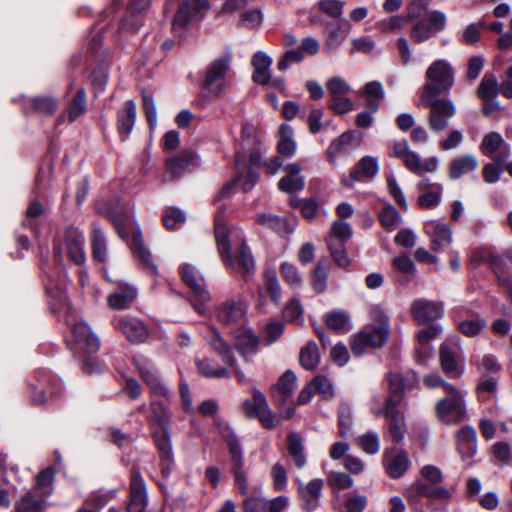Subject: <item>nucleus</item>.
<instances>
[{
  "mask_svg": "<svg viewBox=\"0 0 512 512\" xmlns=\"http://www.w3.org/2000/svg\"><path fill=\"white\" fill-rule=\"evenodd\" d=\"M388 395L382 407V414L388 422L389 435L396 444L400 443L407 431L404 413L399 409L405 393L417 387L419 376L414 371L389 372L386 375Z\"/></svg>",
  "mask_w": 512,
  "mask_h": 512,
  "instance_id": "1",
  "label": "nucleus"
},
{
  "mask_svg": "<svg viewBox=\"0 0 512 512\" xmlns=\"http://www.w3.org/2000/svg\"><path fill=\"white\" fill-rule=\"evenodd\" d=\"M150 407L152 412L149 420L150 433L157 448L161 476L168 479L175 465L169 431L171 412L163 401H152Z\"/></svg>",
  "mask_w": 512,
  "mask_h": 512,
  "instance_id": "2",
  "label": "nucleus"
},
{
  "mask_svg": "<svg viewBox=\"0 0 512 512\" xmlns=\"http://www.w3.org/2000/svg\"><path fill=\"white\" fill-rule=\"evenodd\" d=\"M215 241L220 259L228 270L234 269L235 262H237L240 273L244 279L255 272V260L246 240L242 239L234 258L231 253L228 227L221 224L219 218L216 219Z\"/></svg>",
  "mask_w": 512,
  "mask_h": 512,
  "instance_id": "3",
  "label": "nucleus"
},
{
  "mask_svg": "<svg viewBox=\"0 0 512 512\" xmlns=\"http://www.w3.org/2000/svg\"><path fill=\"white\" fill-rule=\"evenodd\" d=\"M73 341L67 342L74 356L78 357L85 374L100 373L101 367L93 357L100 348V340L91 327L84 322H77L72 329Z\"/></svg>",
  "mask_w": 512,
  "mask_h": 512,
  "instance_id": "4",
  "label": "nucleus"
},
{
  "mask_svg": "<svg viewBox=\"0 0 512 512\" xmlns=\"http://www.w3.org/2000/svg\"><path fill=\"white\" fill-rule=\"evenodd\" d=\"M230 454V472L241 495L248 493V476L244 470L243 449L234 430L226 425L220 432Z\"/></svg>",
  "mask_w": 512,
  "mask_h": 512,
  "instance_id": "5",
  "label": "nucleus"
},
{
  "mask_svg": "<svg viewBox=\"0 0 512 512\" xmlns=\"http://www.w3.org/2000/svg\"><path fill=\"white\" fill-rule=\"evenodd\" d=\"M208 0H182L172 21V32L182 43L187 37L188 26L203 17V12L208 10Z\"/></svg>",
  "mask_w": 512,
  "mask_h": 512,
  "instance_id": "6",
  "label": "nucleus"
},
{
  "mask_svg": "<svg viewBox=\"0 0 512 512\" xmlns=\"http://www.w3.org/2000/svg\"><path fill=\"white\" fill-rule=\"evenodd\" d=\"M113 226L118 236L129 244L132 253L140 260L143 268L155 275L157 273V267L153 263L150 251L143 243L142 231L140 229H136L132 232L130 237V231L124 215L118 220H115Z\"/></svg>",
  "mask_w": 512,
  "mask_h": 512,
  "instance_id": "7",
  "label": "nucleus"
},
{
  "mask_svg": "<svg viewBox=\"0 0 512 512\" xmlns=\"http://www.w3.org/2000/svg\"><path fill=\"white\" fill-rule=\"evenodd\" d=\"M62 386L50 371L37 369L29 383V395L34 405L45 404L61 393Z\"/></svg>",
  "mask_w": 512,
  "mask_h": 512,
  "instance_id": "8",
  "label": "nucleus"
},
{
  "mask_svg": "<svg viewBox=\"0 0 512 512\" xmlns=\"http://www.w3.org/2000/svg\"><path fill=\"white\" fill-rule=\"evenodd\" d=\"M231 61L232 53L230 51L213 60L207 66L204 78L199 82L201 90H209L212 95L219 97L223 93Z\"/></svg>",
  "mask_w": 512,
  "mask_h": 512,
  "instance_id": "9",
  "label": "nucleus"
},
{
  "mask_svg": "<svg viewBox=\"0 0 512 512\" xmlns=\"http://www.w3.org/2000/svg\"><path fill=\"white\" fill-rule=\"evenodd\" d=\"M447 23L446 15L440 10H432L427 17L416 19L410 28V39L417 44L428 41L442 32Z\"/></svg>",
  "mask_w": 512,
  "mask_h": 512,
  "instance_id": "10",
  "label": "nucleus"
},
{
  "mask_svg": "<svg viewBox=\"0 0 512 512\" xmlns=\"http://www.w3.org/2000/svg\"><path fill=\"white\" fill-rule=\"evenodd\" d=\"M439 362L444 374L450 379L460 378L465 370V360L460 345L446 339L439 347Z\"/></svg>",
  "mask_w": 512,
  "mask_h": 512,
  "instance_id": "11",
  "label": "nucleus"
},
{
  "mask_svg": "<svg viewBox=\"0 0 512 512\" xmlns=\"http://www.w3.org/2000/svg\"><path fill=\"white\" fill-rule=\"evenodd\" d=\"M253 399H246L242 409L249 419H257L263 428L272 430L276 427L275 414L270 409L265 395L257 388L252 390Z\"/></svg>",
  "mask_w": 512,
  "mask_h": 512,
  "instance_id": "12",
  "label": "nucleus"
},
{
  "mask_svg": "<svg viewBox=\"0 0 512 512\" xmlns=\"http://www.w3.org/2000/svg\"><path fill=\"white\" fill-rule=\"evenodd\" d=\"M389 336L390 330L387 324L377 325L370 331H360L351 340V352L359 357L367 348H381L387 343Z\"/></svg>",
  "mask_w": 512,
  "mask_h": 512,
  "instance_id": "13",
  "label": "nucleus"
},
{
  "mask_svg": "<svg viewBox=\"0 0 512 512\" xmlns=\"http://www.w3.org/2000/svg\"><path fill=\"white\" fill-rule=\"evenodd\" d=\"M148 495L145 480L140 467L133 465L130 469L129 501L126 512H145Z\"/></svg>",
  "mask_w": 512,
  "mask_h": 512,
  "instance_id": "14",
  "label": "nucleus"
},
{
  "mask_svg": "<svg viewBox=\"0 0 512 512\" xmlns=\"http://www.w3.org/2000/svg\"><path fill=\"white\" fill-rule=\"evenodd\" d=\"M112 325L121 331L128 342L134 345L144 343L149 337V330L144 321L133 316H121L113 319Z\"/></svg>",
  "mask_w": 512,
  "mask_h": 512,
  "instance_id": "15",
  "label": "nucleus"
},
{
  "mask_svg": "<svg viewBox=\"0 0 512 512\" xmlns=\"http://www.w3.org/2000/svg\"><path fill=\"white\" fill-rule=\"evenodd\" d=\"M134 364L139 371L141 379L146 383L153 395L169 398L168 388L162 382L155 365L149 359L145 357L135 358Z\"/></svg>",
  "mask_w": 512,
  "mask_h": 512,
  "instance_id": "16",
  "label": "nucleus"
},
{
  "mask_svg": "<svg viewBox=\"0 0 512 512\" xmlns=\"http://www.w3.org/2000/svg\"><path fill=\"white\" fill-rule=\"evenodd\" d=\"M410 314L418 324H429L444 316V305L440 301L419 298L412 302Z\"/></svg>",
  "mask_w": 512,
  "mask_h": 512,
  "instance_id": "17",
  "label": "nucleus"
},
{
  "mask_svg": "<svg viewBox=\"0 0 512 512\" xmlns=\"http://www.w3.org/2000/svg\"><path fill=\"white\" fill-rule=\"evenodd\" d=\"M435 413L444 424H458L465 418L466 408L463 397L442 398L435 407Z\"/></svg>",
  "mask_w": 512,
  "mask_h": 512,
  "instance_id": "18",
  "label": "nucleus"
},
{
  "mask_svg": "<svg viewBox=\"0 0 512 512\" xmlns=\"http://www.w3.org/2000/svg\"><path fill=\"white\" fill-rule=\"evenodd\" d=\"M58 106L59 101L55 97L51 95H39L25 97L21 107L26 116L31 114L52 116L57 111Z\"/></svg>",
  "mask_w": 512,
  "mask_h": 512,
  "instance_id": "19",
  "label": "nucleus"
},
{
  "mask_svg": "<svg viewBox=\"0 0 512 512\" xmlns=\"http://www.w3.org/2000/svg\"><path fill=\"white\" fill-rule=\"evenodd\" d=\"M137 106L134 100L125 101L123 107L117 111L116 128L121 142H125L135 125Z\"/></svg>",
  "mask_w": 512,
  "mask_h": 512,
  "instance_id": "20",
  "label": "nucleus"
},
{
  "mask_svg": "<svg viewBox=\"0 0 512 512\" xmlns=\"http://www.w3.org/2000/svg\"><path fill=\"white\" fill-rule=\"evenodd\" d=\"M64 242L69 259L76 265H82L85 261L83 233L70 226L65 230Z\"/></svg>",
  "mask_w": 512,
  "mask_h": 512,
  "instance_id": "21",
  "label": "nucleus"
},
{
  "mask_svg": "<svg viewBox=\"0 0 512 512\" xmlns=\"http://www.w3.org/2000/svg\"><path fill=\"white\" fill-rule=\"evenodd\" d=\"M430 237V248L434 252H443L452 243V230L445 223H432L425 226Z\"/></svg>",
  "mask_w": 512,
  "mask_h": 512,
  "instance_id": "22",
  "label": "nucleus"
},
{
  "mask_svg": "<svg viewBox=\"0 0 512 512\" xmlns=\"http://www.w3.org/2000/svg\"><path fill=\"white\" fill-rule=\"evenodd\" d=\"M259 347V337L252 329L240 328L235 336L234 348L243 357L245 362H249L248 354H255Z\"/></svg>",
  "mask_w": 512,
  "mask_h": 512,
  "instance_id": "23",
  "label": "nucleus"
},
{
  "mask_svg": "<svg viewBox=\"0 0 512 512\" xmlns=\"http://www.w3.org/2000/svg\"><path fill=\"white\" fill-rule=\"evenodd\" d=\"M457 450L462 460L471 459L477 451V433L476 430L469 425L462 427L457 432Z\"/></svg>",
  "mask_w": 512,
  "mask_h": 512,
  "instance_id": "24",
  "label": "nucleus"
},
{
  "mask_svg": "<svg viewBox=\"0 0 512 512\" xmlns=\"http://www.w3.org/2000/svg\"><path fill=\"white\" fill-rule=\"evenodd\" d=\"M197 154L191 149L182 150L175 157L166 160V169L174 177L196 165Z\"/></svg>",
  "mask_w": 512,
  "mask_h": 512,
  "instance_id": "25",
  "label": "nucleus"
},
{
  "mask_svg": "<svg viewBox=\"0 0 512 512\" xmlns=\"http://www.w3.org/2000/svg\"><path fill=\"white\" fill-rule=\"evenodd\" d=\"M246 313L245 303L241 300H227L219 305L217 318L225 324L239 322Z\"/></svg>",
  "mask_w": 512,
  "mask_h": 512,
  "instance_id": "26",
  "label": "nucleus"
},
{
  "mask_svg": "<svg viewBox=\"0 0 512 512\" xmlns=\"http://www.w3.org/2000/svg\"><path fill=\"white\" fill-rule=\"evenodd\" d=\"M426 78L431 82H440L447 86L454 84V72L451 65L443 59L434 61L426 70Z\"/></svg>",
  "mask_w": 512,
  "mask_h": 512,
  "instance_id": "27",
  "label": "nucleus"
},
{
  "mask_svg": "<svg viewBox=\"0 0 512 512\" xmlns=\"http://www.w3.org/2000/svg\"><path fill=\"white\" fill-rule=\"evenodd\" d=\"M349 31V23L340 20L337 23H328L325 26V47L328 51L336 50L347 37Z\"/></svg>",
  "mask_w": 512,
  "mask_h": 512,
  "instance_id": "28",
  "label": "nucleus"
},
{
  "mask_svg": "<svg viewBox=\"0 0 512 512\" xmlns=\"http://www.w3.org/2000/svg\"><path fill=\"white\" fill-rule=\"evenodd\" d=\"M330 271L329 258H320L311 271V286L316 294H323L327 290Z\"/></svg>",
  "mask_w": 512,
  "mask_h": 512,
  "instance_id": "29",
  "label": "nucleus"
},
{
  "mask_svg": "<svg viewBox=\"0 0 512 512\" xmlns=\"http://www.w3.org/2000/svg\"><path fill=\"white\" fill-rule=\"evenodd\" d=\"M181 280L190 288L195 298L200 302H205L209 299V293L205 287L198 282L195 269L190 264H182L179 268Z\"/></svg>",
  "mask_w": 512,
  "mask_h": 512,
  "instance_id": "30",
  "label": "nucleus"
},
{
  "mask_svg": "<svg viewBox=\"0 0 512 512\" xmlns=\"http://www.w3.org/2000/svg\"><path fill=\"white\" fill-rule=\"evenodd\" d=\"M477 167L478 161L473 155L465 154L453 158L449 164V178L457 180L463 175L473 172Z\"/></svg>",
  "mask_w": 512,
  "mask_h": 512,
  "instance_id": "31",
  "label": "nucleus"
},
{
  "mask_svg": "<svg viewBox=\"0 0 512 512\" xmlns=\"http://www.w3.org/2000/svg\"><path fill=\"white\" fill-rule=\"evenodd\" d=\"M137 291L130 285H120L115 292L109 295L108 305L110 308L115 310H122L127 307L135 300Z\"/></svg>",
  "mask_w": 512,
  "mask_h": 512,
  "instance_id": "32",
  "label": "nucleus"
},
{
  "mask_svg": "<svg viewBox=\"0 0 512 512\" xmlns=\"http://www.w3.org/2000/svg\"><path fill=\"white\" fill-rule=\"evenodd\" d=\"M279 140L277 143V152L286 158H291L297 149V144L293 139L294 130L291 125L282 123L279 127Z\"/></svg>",
  "mask_w": 512,
  "mask_h": 512,
  "instance_id": "33",
  "label": "nucleus"
},
{
  "mask_svg": "<svg viewBox=\"0 0 512 512\" xmlns=\"http://www.w3.org/2000/svg\"><path fill=\"white\" fill-rule=\"evenodd\" d=\"M379 170V163L376 157L366 155L362 157L357 166L351 170L350 178L353 181H359L362 174L367 179H372L376 176Z\"/></svg>",
  "mask_w": 512,
  "mask_h": 512,
  "instance_id": "34",
  "label": "nucleus"
},
{
  "mask_svg": "<svg viewBox=\"0 0 512 512\" xmlns=\"http://www.w3.org/2000/svg\"><path fill=\"white\" fill-rule=\"evenodd\" d=\"M254 221L257 225L266 227L273 232L282 235L287 232L288 220L285 217L270 213H258Z\"/></svg>",
  "mask_w": 512,
  "mask_h": 512,
  "instance_id": "35",
  "label": "nucleus"
},
{
  "mask_svg": "<svg viewBox=\"0 0 512 512\" xmlns=\"http://www.w3.org/2000/svg\"><path fill=\"white\" fill-rule=\"evenodd\" d=\"M410 460L406 451L395 454L386 465V473L392 479L401 478L409 469Z\"/></svg>",
  "mask_w": 512,
  "mask_h": 512,
  "instance_id": "36",
  "label": "nucleus"
},
{
  "mask_svg": "<svg viewBox=\"0 0 512 512\" xmlns=\"http://www.w3.org/2000/svg\"><path fill=\"white\" fill-rule=\"evenodd\" d=\"M196 367L200 375L205 378H230L229 371L217 365V363L209 358L196 360Z\"/></svg>",
  "mask_w": 512,
  "mask_h": 512,
  "instance_id": "37",
  "label": "nucleus"
},
{
  "mask_svg": "<svg viewBox=\"0 0 512 512\" xmlns=\"http://www.w3.org/2000/svg\"><path fill=\"white\" fill-rule=\"evenodd\" d=\"M87 110V94L84 88H79L71 101L68 103L66 111L68 113L69 122L76 121Z\"/></svg>",
  "mask_w": 512,
  "mask_h": 512,
  "instance_id": "38",
  "label": "nucleus"
},
{
  "mask_svg": "<svg viewBox=\"0 0 512 512\" xmlns=\"http://www.w3.org/2000/svg\"><path fill=\"white\" fill-rule=\"evenodd\" d=\"M287 450L292 457L295 466L299 469L303 468L306 464V456L304 454V446L301 436L295 432L288 435Z\"/></svg>",
  "mask_w": 512,
  "mask_h": 512,
  "instance_id": "39",
  "label": "nucleus"
},
{
  "mask_svg": "<svg viewBox=\"0 0 512 512\" xmlns=\"http://www.w3.org/2000/svg\"><path fill=\"white\" fill-rule=\"evenodd\" d=\"M92 257L99 263H104L107 259L106 238L103 230L94 227L91 234Z\"/></svg>",
  "mask_w": 512,
  "mask_h": 512,
  "instance_id": "40",
  "label": "nucleus"
},
{
  "mask_svg": "<svg viewBox=\"0 0 512 512\" xmlns=\"http://www.w3.org/2000/svg\"><path fill=\"white\" fill-rule=\"evenodd\" d=\"M319 361L318 346L315 342L311 341L301 348L299 353V362L305 370H315Z\"/></svg>",
  "mask_w": 512,
  "mask_h": 512,
  "instance_id": "41",
  "label": "nucleus"
},
{
  "mask_svg": "<svg viewBox=\"0 0 512 512\" xmlns=\"http://www.w3.org/2000/svg\"><path fill=\"white\" fill-rule=\"evenodd\" d=\"M210 345L215 352L221 357L222 361L228 365H235V357L232 347L224 340L217 330H214L210 340Z\"/></svg>",
  "mask_w": 512,
  "mask_h": 512,
  "instance_id": "42",
  "label": "nucleus"
},
{
  "mask_svg": "<svg viewBox=\"0 0 512 512\" xmlns=\"http://www.w3.org/2000/svg\"><path fill=\"white\" fill-rule=\"evenodd\" d=\"M495 249L496 247L491 245H482L472 248L469 252V267L476 269L482 264L489 265Z\"/></svg>",
  "mask_w": 512,
  "mask_h": 512,
  "instance_id": "43",
  "label": "nucleus"
},
{
  "mask_svg": "<svg viewBox=\"0 0 512 512\" xmlns=\"http://www.w3.org/2000/svg\"><path fill=\"white\" fill-rule=\"evenodd\" d=\"M45 500L33 493L25 494L14 506V512H44Z\"/></svg>",
  "mask_w": 512,
  "mask_h": 512,
  "instance_id": "44",
  "label": "nucleus"
},
{
  "mask_svg": "<svg viewBox=\"0 0 512 512\" xmlns=\"http://www.w3.org/2000/svg\"><path fill=\"white\" fill-rule=\"evenodd\" d=\"M264 289L271 301L278 305L281 300V287L275 270H267L264 273Z\"/></svg>",
  "mask_w": 512,
  "mask_h": 512,
  "instance_id": "45",
  "label": "nucleus"
},
{
  "mask_svg": "<svg viewBox=\"0 0 512 512\" xmlns=\"http://www.w3.org/2000/svg\"><path fill=\"white\" fill-rule=\"evenodd\" d=\"M452 86H445L440 82L428 81L422 87L421 100L425 105L432 103L434 100L440 99L438 96L441 94H447Z\"/></svg>",
  "mask_w": 512,
  "mask_h": 512,
  "instance_id": "46",
  "label": "nucleus"
},
{
  "mask_svg": "<svg viewBox=\"0 0 512 512\" xmlns=\"http://www.w3.org/2000/svg\"><path fill=\"white\" fill-rule=\"evenodd\" d=\"M327 247L330 252L333 261L341 268H347L351 264L346 250L345 243L336 242L333 239L327 241Z\"/></svg>",
  "mask_w": 512,
  "mask_h": 512,
  "instance_id": "47",
  "label": "nucleus"
},
{
  "mask_svg": "<svg viewBox=\"0 0 512 512\" xmlns=\"http://www.w3.org/2000/svg\"><path fill=\"white\" fill-rule=\"evenodd\" d=\"M498 93L499 87L495 75L486 73L478 86V97L482 100H488L495 98Z\"/></svg>",
  "mask_w": 512,
  "mask_h": 512,
  "instance_id": "48",
  "label": "nucleus"
},
{
  "mask_svg": "<svg viewBox=\"0 0 512 512\" xmlns=\"http://www.w3.org/2000/svg\"><path fill=\"white\" fill-rule=\"evenodd\" d=\"M400 218L399 211L390 203H387L378 213L381 226L388 231H392L397 226Z\"/></svg>",
  "mask_w": 512,
  "mask_h": 512,
  "instance_id": "49",
  "label": "nucleus"
},
{
  "mask_svg": "<svg viewBox=\"0 0 512 512\" xmlns=\"http://www.w3.org/2000/svg\"><path fill=\"white\" fill-rule=\"evenodd\" d=\"M297 381V376L292 370L285 371L279 378L276 388L281 394L283 402H287L293 393L294 385Z\"/></svg>",
  "mask_w": 512,
  "mask_h": 512,
  "instance_id": "50",
  "label": "nucleus"
},
{
  "mask_svg": "<svg viewBox=\"0 0 512 512\" xmlns=\"http://www.w3.org/2000/svg\"><path fill=\"white\" fill-rule=\"evenodd\" d=\"M186 221V215L179 208L171 206L168 207L163 216L162 223L167 230H175L177 225Z\"/></svg>",
  "mask_w": 512,
  "mask_h": 512,
  "instance_id": "51",
  "label": "nucleus"
},
{
  "mask_svg": "<svg viewBox=\"0 0 512 512\" xmlns=\"http://www.w3.org/2000/svg\"><path fill=\"white\" fill-rule=\"evenodd\" d=\"M310 384L314 393L319 394L323 399H331L334 396V388L331 381L324 375H316Z\"/></svg>",
  "mask_w": 512,
  "mask_h": 512,
  "instance_id": "52",
  "label": "nucleus"
},
{
  "mask_svg": "<svg viewBox=\"0 0 512 512\" xmlns=\"http://www.w3.org/2000/svg\"><path fill=\"white\" fill-rule=\"evenodd\" d=\"M486 327V321L483 318L463 320L458 323V330L466 337H475Z\"/></svg>",
  "mask_w": 512,
  "mask_h": 512,
  "instance_id": "53",
  "label": "nucleus"
},
{
  "mask_svg": "<svg viewBox=\"0 0 512 512\" xmlns=\"http://www.w3.org/2000/svg\"><path fill=\"white\" fill-rule=\"evenodd\" d=\"M280 273L284 281L292 288H298L302 284V278L298 268L289 262H283L280 265Z\"/></svg>",
  "mask_w": 512,
  "mask_h": 512,
  "instance_id": "54",
  "label": "nucleus"
},
{
  "mask_svg": "<svg viewBox=\"0 0 512 512\" xmlns=\"http://www.w3.org/2000/svg\"><path fill=\"white\" fill-rule=\"evenodd\" d=\"M278 189L285 193H295L304 189L305 187V179L303 176L292 177V176H283L278 181Z\"/></svg>",
  "mask_w": 512,
  "mask_h": 512,
  "instance_id": "55",
  "label": "nucleus"
},
{
  "mask_svg": "<svg viewBox=\"0 0 512 512\" xmlns=\"http://www.w3.org/2000/svg\"><path fill=\"white\" fill-rule=\"evenodd\" d=\"M144 21V14L126 10L125 16L121 20V27L124 30L135 33L143 26Z\"/></svg>",
  "mask_w": 512,
  "mask_h": 512,
  "instance_id": "56",
  "label": "nucleus"
},
{
  "mask_svg": "<svg viewBox=\"0 0 512 512\" xmlns=\"http://www.w3.org/2000/svg\"><path fill=\"white\" fill-rule=\"evenodd\" d=\"M425 107L430 108V112L444 116L448 119L455 114L454 103L448 99L441 98L434 100L432 103L425 105Z\"/></svg>",
  "mask_w": 512,
  "mask_h": 512,
  "instance_id": "57",
  "label": "nucleus"
},
{
  "mask_svg": "<svg viewBox=\"0 0 512 512\" xmlns=\"http://www.w3.org/2000/svg\"><path fill=\"white\" fill-rule=\"evenodd\" d=\"M502 143L503 138L499 133L490 132L484 136L480 148L485 155H491L500 149Z\"/></svg>",
  "mask_w": 512,
  "mask_h": 512,
  "instance_id": "58",
  "label": "nucleus"
},
{
  "mask_svg": "<svg viewBox=\"0 0 512 512\" xmlns=\"http://www.w3.org/2000/svg\"><path fill=\"white\" fill-rule=\"evenodd\" d=\"M437 191H426L418 197V205L424 209H432L439 205L441 201V185H436Z\"/></svg>",
  "mask_w": 512,
  "mask_h": 512,
  "instance_id": "59",
  "label": "nucleus"
},
{
  "mask_svg": "<svg viewBox=\"0 0 512 512\" xmlns=\"http://www.w3.org/2000/svg\"><path fill=\"white\" fill-rule=\"evenodd\" d=\"M143 111L147 119L150 130H153L157 124V111L154 98L150 94L142 93Z\"/></svg>",
  "mask_w": 512,
  "mask_h": 512,
  "instance_id": "60",
  "label": "nucleus"
},
{
  "mask_svg": "<svg viewBox=\"0 0 512 512\" xmlns=\"http://www.w3.org/2000/svg\"><path fill=\"white\" fill-rule=\"evenodd\" d=\"M318 9L332 18H340L343 13L344 2L340 0H320Z\"/></svg>",
  "mask_w": 512,
  "mask_h": 512,
  "instance_id": "61",
  "label": "nucleus"
},
{
  "mask_svg": "<svg viewBox=\"0 0 512 512\" xmlns=\"http://www.w3.org/2000/svg\"><path fill=\"white\" fill-rule=\"evenodd\" d=\"M482 38L481 31L478 30L477 24H468L462 34L458 36V41L467 46L476 45Z\"/></svg>",
  "mask_w": 512,
  "mask_h": 512,
  "instance_id": "62",
  "label": "nucleus"
},
{
  "mask_svg": "<svg viewBox=\"0 0 512 512\" xmlns=\"http://www.w3.org/2000/svg\"><path fill=\"white\" fill-rule=\"evenodd\" d=\"M328 107L335 114L342 115L353 110L354 103L350 98L344 96L331 97Z\"/></svg>",
  "mask_w": 512,
  "mask_h": 512,
  "instance_id": "63",
  "label": "nucleus"
},
{
  "mask_svg": "<svg viewBox=\"0 0 512 512\" xmlns=\"http://www.w3.org/2000/svg\"><path fill=\"white\" fill-rule=\"evenodd\" d=\"M243 512H269L268 501L261 497H247L243 501Z\"/></svg>",
  "mask_w": 512,
  "mask_h": 512,
  "instance_id": "64",
  "label": "nucleus"
}]
</instances>
